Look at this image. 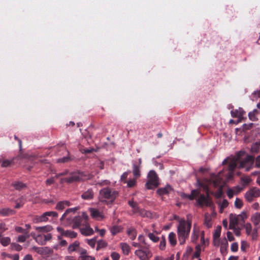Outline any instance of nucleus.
I'll list each match as a JSON object with an SVG mask.
<instances>
[{
    "instance_id": "1",
    "label": "nucleus",
    "mask_w": 260,
    "mask_h": 260,
    "mask_svg": "<svg viewBox=\"0 0 260 260\" xmlns=\"http://www.w3.org/2000/svg\"><path fill=\"white\" fill-rule=\"evenodd\" d=\"M175 218L177 219L179 222L177 227L178 241L180 244L183 245L189 236L191 228V220L189 218V215L187 216V220L177 216Z\"/></svg>"
},
{
    "instance_id": "2",
    "label": "nucleus",
    "mask_w": 260,
    "mask_h": 260,
    "mask_svg": "<svg viewBox=\"0 0 260 260\" xmlns=\"http://www.w3.org/2000/svg\"><path fill=\"white\" fill-rule=\"evenodd\" d=\"M118 196V192L112 190L109 187H105L99 192V199L101 202H106L108 200L113 202Z\"/></svg>"
},
{
    "instance_id": "3",
    "label": "nucleus",
    "mask_w": 260,
    "mask_h": 260,
    "mask_svg": "<svg viewBox=\"0 0 260 260\" xmlns=\"http://www.w3.org/2000/svg\"><path fill=\"white\" fill-rule=\"evenodd\" d=\"M148 180L145 184L148 189L156 188L159 184L158 177L154 170H150L147 175Z\"/></svg>"
},
{
    "instance_id": "4",
    "label": "nucleus",
    "mask_w": 260,
    "mask_h": 260,
    "mask_svg": "<svg viewBox=\"0 0 260 260\" xmlns=\"http://www.w3.org/2000/svg\"><path fill=\"white\" fill-rule=\"evenodd\" d=\"M134 253L140 260H149L152 256L151 250L146 247L138 248Z\"/></svg>"
},
{
    "instance_id": "5",
    "label": "nucleus",
    "mask_w": 260,
    "mask_h": 260,
    "mask_svg": "<svg viewBox=\"0 0 260 260\" xmlns=\"http://www.w3.org/2000/svg\"><path fill=\"white\" fill-rule=\"evenodd\" d=\"M254 157L251 155H247L246 157L241 160L238 167L240 169H244L245 171H249L253 167Z\"/></svg>"
},
{
    "instance_id": "6",
    "label": "nucleus",
    "mask_w": 260,
    "mask_h": 260,
    "mask_svg": "<svg viewBox=\"0 0 260 260\" xmlns=\"http://www.w3.org/2000/svg\"><path fill=\"white\" fill-rule=\"evenodd\" d=\"M229 158L225 159L222 161V164H225L228 161ZM229 174L228 175L227 178L228 179H231L233 175L234 171L236 168L237 167V162L238 161V158L236 157H232L231 158H229Z\"/></svg>"
},
{
    "instance_id": "7",
    "label": "nucleus",
    "mask_w": 260,
    "mask_h": 260,
    "mask_svg": "<svg viewBox=\"0 0 260 260\" xmlns=\"http://www.w3.org/2000/svg\"><path fill=\"white\" fill-rule=\"evenodd\" d=\"M260 196V190L256 187L249 189L245 194V198L249 202H252L254 199Z\"/></svg>"
},
{
    "instance_id": "8",
    "label": "nucleus",
    "mask_w": 260,
    "mask_h": 260,
    "mask_svg": "<svg viewBox=\"0 0 260 260\" xmlns=\"http://www.w3.org/2000/svg\"><path fill=\"white\" fill-rule=\"evenodd\" d=\"M244 228L245 229L246 234L251 236L253 240L257 239L259 227L254 226V228L252 229L251 224L247 222L244 225Z\"/></svg>"
},
{
    "instance_id": "9",
    "label": "nucleus",
    "mask_w": 260,
    "mask_h": 260,
    "mask_svg": "<svg viewBox=\"0 0 260 260\" xmlns=\"http://www.w3.org/2000/svg\"><path fill=\"white\" fill-rule=\"evenodd\" d=\"M202 231L200 230V227L197 223H194L191 234V242L196 243L199 237L201 236Z\"/></svg>"
},
{
    "instance_id": "10",
    "label": "nucleus",
    "mask_w": 260,
    "mask_h": 260,
    "mask_svg": "<svg viewBox=\"0 0 260 260\" xmlns=\"http://www.w3.org/2000/svg\"><path fill=\"white\" fill-rule=\"evenodd\" d=\"M81 179V175L79 173L73 172L70 174L69 177L61 178L60 182L61 183L66 182L68 183H71L74 182L80 181Z\"/></svg>"
},
{
    "instance_id": "11",
    "label": "nucleus",
    "mask_w": 260,
    "mask_h": 260,
    "mask_svg": "<svg viewBox=\"0 0 260 260\" xmlns=\"http://www.w3.org/2000/svg\"><path fill=\"white\" fill-rule=\"evenodd\" d=\"M197 204L201 207L203 206L210 207L212 205V203L208 196L200 194L197 199Z\"/></svg>"
},
{
    "instance_id": "12",
    "label": "nucleus",
    "mask_w": 260,
    "mask_h": 260,
    "mask_svg": "<svg viewBox=\"0 0 260 260\" xmlns=\"http://www.w3.org/2000/svg\"><path fill=\"white\" fill-rule=\"evenodd\" d=\"M221 226H218L213 234V244L215 246H219Z\"/></svg>"
},
{
    "instance_id": "13",
    "label": "nucleus",
    "mask_w": 260,
    "mask_h": 260,
    "mask_svg": "<svg viewBox=\"0 0 260 260\" xmlns=\"http://www.w3.org/2000/svg\"><path fill=\"white\" fill-rule=\"evenodd\" d=\"M240 223L236 214H231L230 215L229 227L231 229H235L238 224Z\"/></svg>"
},
{
    "instance_id": "14",
    "label": "nucleus",
    "mask_w": 260,
    "mask_h": 260,
    "mask_svg": "<svg viewBox=\"0 0 260 260\" xmlns=\"http://www.w3.org/2000/svg\"><path fill=\"white\" fill-rule=\"evenodd\" d=\"M200 192L198 190L194 189L191 191L190 194H187L185 193L181 192L180 196L182 199H188L190 200H192L199 195Z\"/></svg>"
},
{
    "instance_id": "15",
    "label": "nucleus",
    "mask_w": 260,
    "mask_h": 260,
    "mask_svg": "<svg viewBox=\"0 0 260 260\" xmlns=\"http://www.w3.org/2000/svg\"><path fill=\"white\" fill-rule=\"evenodd\" d=\"M89 211L90 212L91 216L93 218L97 219H103L104 218V216L100 212L99 210L94 208H90Z\"/></svg>"
},
{
    "instance_id": "16",
    "label": "nucleus",
    "mask_w": 260,
    "mask_h": 260,
    "mask_svg": "<svg viewBox=\"0 0 260 260\" xmlns=\"http://www.w3.org/2000/svg\"><path fill=\"white\" fill-rule=\"evenodd\" d=\"M250 220L255 227H259L260 213L256 212L251 216Z\"/></svg>"
},
{
    "instance_id": "17",
    "label": "nucleus",
    "mask_w": 260,
    "mask_h": 260,
    "mask_svg": "<svg viewBox=\"0 0 260 260\" xmlns=\"http://www.w3.org/2000/svg\"><path fill=\"white\" fill-rule=\"evenodd\" d=\"M80 232L82 235L86 236L91 235L94 233L93 229L87 225L84 228H81Z\"/></svg>"
},
{
    "instance_id": "18",
    "label": "nucleus",
    "mask_w": 260,
    "mask_h": 260,
    "mask_svg": "<svg viewBox=\"0 0 260 260\" xmlns=\"http://www.w3.org/2000/svg\"><path fill=\"white\" fill-rule=\"evenodd\" d=\"M48 220L47 215L46 212L39 216H36L34 218V222L36 223L46 222Z\"/></svg>"
},
{
    "instance_id": "19",
    "label": "nucleus",
    "mask_w": 260,
    "mask_h": 260,
    "mask_svg": "<svg viewBox=\"0 0 260 260\" xmlns=\"http://www.w3.org/2000/svg\"><path fill=\"white\" fill-rule=\"evenodd\" d=\"M82 199L84 200H91L93 197V191L92 189H89L84 192L81 195Z\"/></svg>"
},
{
    "instance_id": "20",
    "label": "nucleus",
    "mask_w": 260,
    "mask_h": 260,
    "mask_svg": "<svg viewBox=\"0 0 260 260\" xmlns=\"http://www.w3.org/2000/svg\"><path fill=\"white\" fill-rule=\"evenodd\" d=\"M217 204L220 208L219 212L222 213L224 209L228 206L229 202L225 199H223L222 200H219L217 202Z\"/></svg>"
},
{
    "instance_id": "21",
    "label": "nucleus",
    "mask_w": 260,
    "mask_h": 260,
    "mask_svg": "<svg viewBox=\"0 0 260 260\" xmlns=\"http://www.w3.org/2000/svg\"><path fill=\"white\" fill-rule=\"evenodd\" d=\"M244 113H245V112L241 108H239L238 109L232 110L231 111V114L233 117L240 118L243 116V115H244Z\"/></svg>"
},
{
    "instance_id": "22",
    "label": "nucleus",
    "mask_w": 260,
    "mask_h": 260,
    "mask_svg": "<svg viewBox=\"0 0 260 260\" xmlns=\"http://www.w3.org/2000/svg\"><path fill=\"white\" fill-rule=\"evenodd\" d=\"M140 168V166L137 165V163L133 162V173L135 177L138 178L141 176Z\"/></svg>"
},
{
    "instance_id": "23",
    "label": "nucleus",
    "mask_w": 260,
    "mask_h": 260,
    "mask_svg": "<svg viewBox=\"0 0 260 260\" xmlns=\"http://www.w3.org/2000/svg\"><path fill=\"white\" fill-rule=\"evenodd\" d=\"M172 190V187L170 185H167L165 187L157 189V192L159 195H163L170 192Z\"/></svg>"
},
{
    "instance_id": "24",
    "label": "nucleus",
    "mask_w": 260,
    "mask_h": 260,
    "mask_svg": "<svg viewBox=\"0 0 260 260\" xmlns=\"http://www.w3.org/2000/svg\"><path fill=\"white\" fill-rule=\"evenodd\" d=\"M120 245L123 254L126 255H128L131 250L130 246L126 243H121Z\"/></svg>"
},
{
    "instance_id": "25",
    "label": "nucleus",
    "mask_w": 260,
    "mask_h": 260,
    "mask_svg": "<svg viewBox=\"0 0 260 260\" xmlns=\"http://www.w3.org/2000/svg\"><path fill=\"white\" fill-rule=\"evenodd\" d=\"M36 230L39 232H48L52 230L51 225H46L44 226H36L35 228Z\"/></svg>"
},
{
    "instance_id": "26",
    "label": "nucleus",
    "mask_w": 260,
    "mask_h": 260,
    "mask_svg": "<svg viewBox=\"0 0 260 260\" xmlns=\"http://www.w3.org/2000/svg\"><path fill=\"white\" fill-rule=\"evenodd\" d=\"M127 234L129 237V238L133 240L137 236V232L136 230L133 228H129L127 230Z\"/></svg>"
},
{
    "instance_id": "27",
    "label": "nucleus",
    "mask_w": 260,
    "mask_h": 260,
    "mask_svg": "<svg viewBox=\"0 0 260 260\" xmlns=\"http://www.w3.org/2000/svg\"><path fill=\"white\" fill-rule=\"evenodd\" d=\"M169 241L170 244L174 246L176 244V234L174 232H171L169 235Z\"/></svg>"
},
{
    "instance_id": "28",
    "label": "nucleus",
    "mask_w": 260,
    "mask_h": 260,
    "mask_svg": "<svg viewBox=\"0 0 260 260\" xmlns=\"http://www.w3.org/2000/svg\"><path fill=\"white\" fill-rule=\"evenodd\" d=\"M52 250L47 247H41L39 254L41 255H48L52 253Z\"/></svg>"
},
{
    "instance_id": "29",
    "label": "nucleus",
    "mask_w": 260,
    "mask_h": 260,
    "mask_svg": "<svg viewBox=\"0 0 260 260\" xmlns=\"http://www.w3.org/2000/svg\"><path fill=\"white\" fill-rule=\"evenodd\" d=\"M12 186L17 190L22 189L26 187V185L20 181H15L12 183Z\"/></svg>"
},
{
    "instance_id": "30",
    "label": "nucleus",
    "mask_w": 260,
    "mask_h": 260,
    "mask_svg": "<svg viewBox=\"0 0 260 260\" xmlns=\"http://www.w3.org/2000/svg\"><path fill=\"white\" fill-rule=\"evenodd\" d=\"M69 206V202L68 201H61L57 203L56 206V209L59 210H62L65 207Z\"/></svg>"
},
{
    "instance_id": "31",
    "label": "nucleus",
    "mask_w": 260,
    "mask_h": 260,
    "mask_svg": "<svg viewBox=\"0 0 260 260\" xmlns=\"http://www.w3.org/2000/svg\"><path fill=\"white\" fill-rule=\"evenodd\" d=\"M35 240L37 243L41 245H45V241L44 239V234H38L37 237H35Z\"/></svg>"
},
{
    "instance_id": "32",
    "label": "nucleus",
    "mask_w": 260,
    "mask_h": 260,
    "mask_svg": "<svg viewBox=\"0 0 260 260\" xmlns=\"http://www.w3.org/2000/svg\"><path fill=\"white\" fill-rule=\"evenodd\" d=\"M14 213V211L10 208H3L0 209V214L6 216L11 215Z\"/></svg>"
},
{
    "instance_id": "33",
    "label": "nucleus",
    "mask_w": 260,
    "mask_h": 260,
    "mask_svg": "<svg viewBox=\"0 0 260 260\" xmlns=\"http://www.w3.org/2000/svg\"><path fill=\"white\" fill-rule=\"evenodd\" d=\"M122 228L120 226L114 225L110 228V231L113 235H115L121 231Z\"/></svg>"
},
{
    "instance_id": "34",
    "label": "nucleus",
    "mask_w": 260,
    "mask_h": 260,
    "mask_svg": "<svg viewBox=\"0 0 260 260\" xmlns=\"http://www.w3.org/2000/svg\"><path fill=\"white\" fill-rule=\"evenodd\" d=\"M239 221L240 223H244L245 220L247 218L248 216L245 211H242L240 214L237 215Z\"/></svg>"
},
{
    "instance_id": "35",
    "label": "nucleus",
    "mask_w": 260,
    "mask_h": 260,
    "mask_svg": "<svg viewBox=\"0 0 260 260\" xmlns=\"http://www.w3.org/2000/svg\"><path fill=\"white\" fill-rule=\"evenodd\" d=\"M79 246V242L75 241L72 244L70 245L68 247V251L69 252H72L75 251Z\"/></svg>"
},
{
    "instance_id": "36",
    "label": "nucleus",
    "mask_w": 260,
    "mask_h": 260,
    "mask_svg": "<svg viewBox=\"0 0 260 260\" xmlns=\"http://www.w3.org/2000/svg\"><path fill=\"white\" fill-rule=\"evenodd\" d=\"M0 242L4 246H7L10 244L11 239L8 237H2L0 239Z\"/></svg>"
},
{
    "instance_id": "37",
    "label": "nucleus",
    "mask_w": 260,
    "mask_h": 260,
    "mask_svg": "<svg viewBox=\"0 0 260 260\" xmlns=\"http://www.w3.org/2000/svg\"><path fill=\"white\" fill-rule=\"evenodd\" d=\"M77 235V233L74 231L67 230L65 231L63 236L71 238H74L76 237Z\"/></svg>"
},
{
    "instance_id": "38",
    "label": "nucleus",
    "mask_w": 260,
    "mask_h": 260,
    "mask_svg": "<svg viewBox=\"0 0 260 260\" xmlns=\"http://www.w3.org/2000/svg\"><path fill=\"white\" fill-rule=\"evenodd\" d=\"M10 247L12 250H14L17 251H19L22 249V247L20 245L16 243H12L11 244Z\"/></svg>"
},
{
    "instance_id": "39",
    "label": "nucleus",
    "mask_w": 260,
    "mask_h": 260,
    "mask_svg": "<svg viewBox=\"0 0 260 260\" xmlns=\"http://www.w3.org/2000/svg\"><path fill=\"white\" fill-rule=\"evenodd\" d=\"M204 224L208 228L211 226V217L208 214L205 216Z\"/></svg>"
},
{
    "instance_id": "40",
    "label": "nucleus",
    "mask_w": 260,
    "mask_h": 260,
    "mask_svg": "<svg viewBox=\"0 0 260 260\" xmlns=\"http://www.w3.org/2000/svg\"><path fill=\"white\" fill-rule=\"evenodd\" d=\"M128 204L133 209L134 212L138 211L139 208L138 207L137 203L132 200L128 201Z\"/></svg>"
},
{
    "instance_id": "41",
    "label": "nucleus",
    "mask_w": 260,
    "mask_h": 260,
    "mask_svg": "<svg viewBox=\"0 0 260 260\" xmlns=\"http://www.w3.org/2000/svg\"><path fill=\"white\" fill-rule=\"evenodd\" d=\"M236 208L240 209L243 205L242 200L239 198H236L234 203Z\"/></svg>"
},
{
    "instance_id": "42",
    "label": "nucleus",
    "mask_w": 260,
    "mask_h": 260,
    "mask_svg": "<svg viewBox=\"0 0 260 260\" xmlns=\"http://www.w3.org/2000/svg\"><path fill=\"white\" fill-rule=\"evenodd\" d=\"M148 237L151 241L155 243L158 242L159 240V237L151 233H148Z\"/></svg>"
},
{
    "instance_id": "43",
    "label": "nucleus",
    "mask_w": 260,
    "mask_h": 260,
    "mask_svg": "<svg viewBox=\"0 0 260 260\" xmlns=\"http://www.w3.org/2000/svg\"><path fill=\"white\" fill-rule=\"evenodd\" d=\"M166 240L164 236H162L160 243L159 245V248L160 250H164L166 248Z\"/></svg>"
},
{
    "instance_id": "44",
    "label": "nucleus",
    "mask_w": 260,
    "mask_h": 260,
    "mask_svg": "<svg viewBox=\"0 0 260 260\" xmlns=\"http://www.w3.org/2000/svg\"><path fill=\"white\" fill-rule=\"evenodd\" d=\"M219 246H223V248L228 246V242L225 237H224L222 239H220Z\"/></svg>"
},
{
    "instance_id": "45",
    "label": "nucleus",
    "mask_w": 260,
    "mask_h": 260,
    "mask_svg": "<svg viewBox=\"0 0 260 260\" xmlns=\"http://www.w3.org/2000/svg\"><path fill=\"white\" fill-rule=\"evenodd\" d=\"M110 183V181L108 180H104L101 181H99L96 183V185H99L100 186H106L109 185Z\"/></svg>"
},
{
    "instance_id": "46",
    "label": "nucleus",
    "mask_w": 260,
    "mask_h": 260,
    "mask_svg": "<svg viewBox=\"0 0 260 260\" xmlns=\"http://www.w3.org/2000/svg\"><path fill=\"white\" fill-rule=\"evenodd\" d=\"M96 238H94L91 239H87L86 241L87 243L90 245L92 248H94L95 245Z\"/></svg>"
},
{
    "instance_id": "47",
    "label": "nucleus",
    "mask_w": 260,
    "mask_h": 260,
    "mask_svg": "<svg viewBox=\"0 0 260 260\" xmlns=\"http://www.w3.org/2000/svg\"><path fill=\"white\" fill-rule=\"evenodd\" d=\"M259 149V146L256 143H255L254 144H252L251 148V150L252 152L257 153Z\"/></svg>"
},
{
    "instance_id": "48",
    "label": "nucleus",
    "mask_w": 260,
    "mask_h": 260,
    "mask_svg": "<svg viewBox=\"0 0 260 260\" xmlns=\"http://www.w3.org/2000/svg\"><path fill=\"white\" fill-rule=\"evenodd\" d=\"M135 213H138L140 215L143 217L147 216H148V212L144 210L140 209L139 208V210L137 212H136Z\"/></svg>"
},
{
    "instance_id": "49",
    "label": "nucleus",
    "mask_w": 260,
    "mask_h": 260,
    "mask_svg": "<svg viewBox=\"0 0 260 260\" xmlns=\"http://www.w3.org/2000/svg\"><path fill=\"white\" fill-rule=\"evenodd\" d=\"M136 181L135 179L129 180L127 182V185L129 187H132L135 185Z\"/></svg>"
},
{
    "instance_id": "50",
    "label": "nucleus",
    "mask_w": 260,
    "mask_h": 260,
    "mask_svg": "<svg viewBox=\"0 0 260 260\" xmlns=\"http://www.w3.org/2000/svg\"><path fill=\"white\" fill-rule=\"evenodd\" d=\"M21 199H23L24 201L23 202H22V203H20V202H18V201H17V203H16V204L15 205V208H20L25 203V202L26 201L25 198L24 197L22 196L21 197Z\"/></svg>"
},
{
    "instance_id": "51",
    "label": "nucleus",
    "mask_w": 260,
    "mask_h": 260,
    "mask_svg": "<svg viewBox=\"0 0 260 260\" xmlns=\"http://www.w3.org/2000/svg\"><path fill=\"white\" fill-rule=\"evenodd\" d=\"M12 163V160L8 159L4 160L2 162V166L3 167H7L9 166Z\"/></svg>"
},
{
    "instance_id": "52",
    "label": "nucleus",
    "mask_w": 260,
    "mask_h": 260,
    "mask_svg": "<svg viewBox=\"0 0 260 260\" xmlns=\"http://www.w3.org/2000/svg\"><path fill=\"white\" fill-rule=\"evenodd\" d=\"M231 249L233 252H236L238 249V244L236 242H234L232 244L231 246Z\"/></svg>"
},
{
    "instance_id": "53",
    "label": "nucleus",
    "mask_w": 260,
    "mask_h": 260,
    "mask_svg": "<svg viewBox=\"0 0 260 260\" xmlns=\"http://www.w3.org/2000/svg\"><path fill=\"white\" fill-rule=\"evenodd\" d=\"M111 256L113 260H119L120 258V255L116 252H112L111 254Z\"/></svg>"
},
{
    "instance_id": "54",
    "label": "nucleus",
    "mask_w": 260,
    "mask_h": 260,
    "mask_svg": "<svg viewBox=\"0 0 260 260\" xmlns=\"http://www.w3.org/2000/svg\"><path fill=\"white\" fill-rule=\"evenodd\" d=\"M94 150L93 148H84V149H81V152L82 153L87 154V153H90L92 152Z\"/></svg>"
},
{
    "instance_id": "55",
    "label": "nucleus",
    "mask_w": 260,
    "mask_h": 260,
    "mask_svg": "<svg viewBox=\"0 0 260 260\" xmlns=\"http://www.w3.org/2000/svg\"><path fill=\"white\" fill-rule=\"evenodd\" d=\"M70 158L69 156L63 157L57 160V162H66L70 160Z\"/></svg>"
},
{
    "instance_id": "56",
    "label": "nucleus",
    "mask_w": 260,
    "mask_h": 260,
    "mask_svg": "<svg viewBox=\"0 0 260 260\" xmlns=\"http://www.w3.org/2000/svg\"><path fill=\"white\" fill-rule=\"evenodd\" d=\"M81 260H94V257L90 255H86L85 256H80Z\"/></svg>"
},
{
    "instance_id": "57",
    "label": "nucleus",
    "mask_w": 260,
    "mask_h": 260,
    "mask_svg": "<svg viewBox=\"0 0 260 260\" xmlns=\"http://www.w3.org/2000/svg\"><path fill=\"white\" fill-rule=\"evenodd\" d=\"M28 237V236L20 235L18 237L17 241L19 242H24Z\"/></svg>"
},
{
    "instance_id": "58",
    "label": "nucleus",
    "mask_w": 260,
    "mask_h": 260,
    "mask_svg": "<svg viewBox=\"0 0 260 260\" xmlns=\"http://www.w3.org/2000/svg\"><path fill=\"white\" fill-rule=\"evenodd\" d=\"M197 251L193 254L194 257H198L200 255V246L199 245H198L196 246Z\"/></svg>"
},
{
    "instance_id": "59",
    "label": "nucleus",
    "mask_w": 260,
    "mask_h": 260,
    "mask_svg": "<svg viewBox=\"0 0 260 260\" xmlns=\"http://www.w3.org/2000/svg\"><path fill=\"white\" fill-rule=\"evenodd\" d=\"M68 173L69 171L68 170H64L61 173L56 174L55 176V177L56 178H58L60 176L67 175L68 174Z\"/></svg>"
},
{
    "instance_id": "60",
    "label": "nucleus",
    "mask_w": 260,
    "mask_h": 260,
    "mask_svg": "<svg viewBox=\"0 0 260 260\" xmlns=\"http://www.w3.org/2000/svg\"><path fill=\"white\" fill-rule=\"evenodd\" d=\"M52 238V235L51 234H47L46 235L44 234V239L45 241V244H46V242L49 240H50Z\"/></svg>"
},
{
    "instance_id": "61",
    "label": "nucleus",
    "mask_w": 260,
    "mask_h": 260,
    "mask_svg": "<svg viewBox=\"0 0 260 260\" xmlns=\"http://www.w3.org/2000/svg\"><path fill=\"white\" fill-rule=\"evenodd\" d=\"M82 220L81 218H76L74 221L75 225L77 226L81 225L82 224Z\"/></svg>"
},
{
    "instance_id": "62",
    "label": "nucleus",
    "mask_w": 260,
    "mask_h": 260,
    "mask_svg": "<svg viewBox=\"0 0 260 260\" xmlns=\"http://www.w3.org/2000/svg\"><path fill=\"white\" fill-rule=\"evenodd\" d=\"M248 116L249 119L253 121H254L257 119L255 114H253V112H250L248 113Z\"/></svg>"
},
{
    "instance_id": "63",
    "label": "nucleus",
    "mask_w": 260,
    "mask_h": 260,
    "mask_svg": "<svg viewBox=\"0 0 260 260\" xmlns=\"http://www.w3.org/2000/svg\"><path fill=\"white\" fill-rule=\"evenodd\" d=\"M255 161V167L260 168V155L256 157Z\"/></svg>"
},
{
    "instance_id": "64",
    "label": "nucleus",
    "mask_w": 260,
    "mask_h": 260,
    "mask_svg": "<svg viewBox=\"0 0 260 260\" xmlns=\"http://www.w3.org/2000/svg\"><path fill=\"white\" fill-rule=\"evenodd\" d=\"M8 257L9 258H11L13 259V260H19V256L18 254H15L14 255H8Z\"/></svg>"
}]
</instances>
